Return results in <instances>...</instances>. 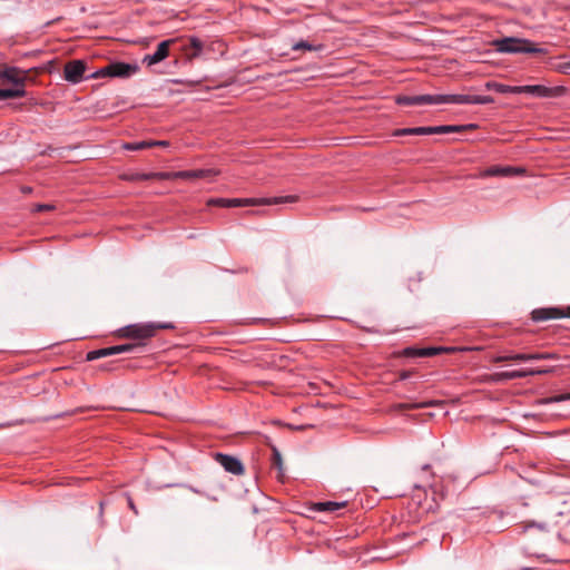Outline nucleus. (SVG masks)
I'll use <instances>...</instances> for the list:
<instances>
[{"label": "nucleus", "mask_w": 570, "mask_h": 570, "mask_svg": "<svg viewBox=\"0 0 570 570\" xmlns=\"http://www.w3.org/2000/svg\"><path fill=\"white\" fill-rule=\"evenodd\" d=\"M494 100L491 96L479 95H419V96H396L395 102L403 106H420V105H488Z\"/></svg>", "instance_id": "obj_1"}, {"label": "nucleus", "mask_w": 570, "mask_h": 570, "mask_svg": "<svg viewBox=\"0 0 570 570\" xmlns=\"http://www.w3.org/2000/svg\"><path fill=\"white\" fill-rule=\"evenodd\" d=\"M495 51L500 53H535L547 55L546 48L539 47L533 41L524 38L505 37L492 41Z\"/></svg>", "instance_id": "obj_2"}, {"label": "nucleus", "mask_w": 570, "mask_h": 570, "mask_svg": "<svg viewBox=\"0 0 570 570\" xmlns=\"http://www.w3.org/2000/svg\"><path fill=\"white\" fill-rule=\"evenodd\" d=\"M476 128H478V125H475V124L446 125V126H435V127H415V128L399 129L394 132V135L400 136V135L449 134V132H461V131H465V130H473Z\"/></svg>", "instance_id": "obj_3"}, {"label": "nucleus", "mask_w": 570, "mask_h": 570, "mask_svg": "<svg viewBox=\"0 0 570 570\" xmlns=\"http://www.w3.org/2000/svg\"><path fill=\"white\" fill-rule=\"evenodd\" d=\"M283 202H296V196H286V197H275L273 199H263L261 202H256L254 199H240V198H213L207 202L208 206H218V207H239L247 205H256V204H279Z\"/></svg>", "instance_id": "obj_4"}, {"label": "nucleus", "mask_w": 570, "mask_h": 570, "mask_svg": "<svg viewBox=\"0 0 570 570\" xmlns=\"http://www.w3.org/2000/svg\"><path fill=\"white\" fill-rule=\"evenodd\" d=\"M163 325L154 324H132L120 330V335L127 338L146 340L155 335L158 328H165Z\"/></svg>", "instance_id": "obj_5"}, {"label": "nucleus", "mask_w": 570, "mask_h": 570, "mask_svg": "<svg viewBox=\"0 0 570 570\" xmlns=\"http://www.w3.org/2000/svg\"><path fill=\"white\" fill-rule=\"evenodd\" d=\"M550 368H527V370H515V371H505L494 373L490 376V381L492 382H502L515 379H523L527 376L541 375L550 373Z\"/></svg>", "instance_id": "obj_6"}, {"label": "nucleus", "mask_w": 570, "mask_h": 570, "mask_svg": "<svg viewBox=\"0 0 570 570\" xmlns=\"http://www.w3.org/2000/svg\"><path fill=\"white\" fill-rule=\"evenodd\" d=\"M562 317H570V306L566 309L558 307H542L535 308L531 312V318L534 322H544Z\"/></svg>", "instance_id": "obj_7"}, {"label": "nucleus", "mask_w": 570, "mask_h": 570, "mask_svg": "<svg viewBox=\"0 0 570 570\" xmlns=\"http://www.w3.org/2000/svg\"><path fill=\"white\" fill-rule=\"evenodd\" d=\"M135 67H132L131 65L129 63H125V62H115V63H110L109 66L94 72L90 78H98V77H105V76H110V77H127L129 76L132 71H135Z\"/></svg>", "instance_id": "obj_8"}, {"label": "nucleus", "mask_w": 570, "mask_h": 570, "mask_svg": "<svg viewBox=\"0 0 570 570\" xmlns=\"http://www.w3.org/2000/svg\"><path fill=\"white\" fill-rule=\"evenodd\" d=\"M86 62L83 60H70L63 67V78L68 82L79 83L86 72Z\"/></svg>", "instance_id": "obj_9"}, {"label": "nucleus", "mask_w": 570, "mask_h": 570, "mask_svg": "<svg viewBox=\"0 0 570 570\" xmlns=\"http://www.w3.org/2000/svg\"><path fill=\"white\" fill-rule=\"evenodd\" d=\"M556 358L554 354L551 353H515V354H509V355H497L492 357V362L494 363H503L508 361H515V362H527V361H534V360H550Z\"/></svg>", "instance_id": "obj_10"}, {"label": "nucleus", "mask_w": 570, "mask_h": 570, "mask_svg": "<svg viewBox=\"0 0 570 570\" xmlns=\"http://www.w3.org/2000/svg\"><path fill=\"white\" fill-rule=\"evenodd\" d=\"M136 348L135 344H121V345H115L110 347L99 348L95 351H90L87 353L86 360L87 361H95L101 357H107L125 352H131Z\"/></svg>", "instance_id": "obj_11"}, {"label": "nucleus", "mask_w": 570, "mask_h": 570, "mask_svg": "<svg viewBox=\"0 0 570 570\" xmlns=\"http://www.w3.org/2000/svg\"><path fill=\"white\" fill-rule=\"evenodd\" d=\"M176 41H177V39H175V38L161 41L153 55H146L144 57L142 62H145L147 66H153V65H156V63L163 61L164 59H166L168 57L169 48Z\"/></svg>", "instance_id": "obj_12"}, {"label": "nucleus", "mask_w": 570, "mask_h": 570, "mask_svg": "<svg viewBox=\"0 0 570 570\" xmlns=\"http://www.w3.org/2000/svg\"><path fill=\"white\" fill-rule=\"evenodd\" d=\"M525 169L523 167L513 166H491L481 173L482 177H509L524 175Z\"/></svg>", "instance_id": "obj_13"}, {"label": "nucleus", "mask_w": 570, "mask_h": 570, "mask_svg": "<svg viewBox=\"0 0 570 570\" xmlns=\"http://www.w3.org/2000/svg\"><path fill=\"white\" fill-rule=\"evenodd\" d=\"M215 459L225 469V471L235 475H242L244 473V465L237 458L228 454L216 453Z\"/></svg>", "instance_id": "obj_14"}, {"label": "nucleus", "mask_w": 570, "mask_h": 570, "mask_svg": "<svg viewBox=\"0 0 570 570\" xmlns=\"http://www.w3.org/2000/svg\"><path fill=\"white\" fill-rule=\"evenodd\" d=\"M347 502H336V501H324V502H309L306 504V508L311 512H325V513H334L340 509H344Z\"/></svg>", "instance_id": "obj_15"}, {"label": "nucleus", "mask_w": 570, "mask_h": 570, "mask_svg": "<svg viewBox=\"0 0 570 570\" xmlns=\"http://www.w3.org/2000/svg\"><path fill=\"white\" fill-rule=\"evenodd\" d=\"M0 79L13 85L26 83L27 71H23L17 67H4L0 69Z\"/></svg>", "instance_id": "obj_16"}, {"label": "nucleus", "mask_w": 570, "mask_h": 570, "mask_svg": "<svg viewBox=\"0 0 570 570\" xmlns=\"http://www.w3.org/2000/svg\"><path fill=\"white\" fill-rule=\"evenodd\" d=\"M219 170L208 169H195V170H180L176 171V179H203L207 177L218 176Z\"/></svg>", "instance_id": "obj_17"}, {"label": "nucleus", "mask_w": 570, "mask_h": 570, "mask_svg": "<svg viewBox=\"0 0 570 570\" xmlns=\"http://www.w3.org/2000/svg\"><path fill=\"white\" fill-rule=\"evenodd\" d=\"M556 89L542 85H525L519 86V94H528L537 97H551L554 95Z\"/></svg>", "instance_id": "obj_18"}, {"label": "nucleus", "mask_w": 570, "mask_h": 570, "mask_svg": "<svg viewBox=\"0 0 570 570\" xmlns=\"http://www.w3.org/2000/svg\"><path fill=\"white\" fill-rule=\"evenodd\" d=\"M188 40H189V45L184 46L183 50L185 51L186 58L188 60H194L202 55V51L204 49V43L199 38H197L195 36L189 37Z\"/></svg>", "instance_id": "obj_19"}, {"label": "nucleus", "mask_w": 570, "mask_h": 570, "mask_svg": "<svg viewBox=\"0 0 570 570\" xmlns=\"http://www.w3.org/2000/svg\"><path fill=\"white\" fill-rule=\"evenodd\" d=\"M485 88L500 94H519V86H509L500 82L489 81Z\"/></svg>", "instance_id": "obj_20"}, {"label": "nucleus", "mask_w": 570, "mask_h": 570, "mask_svg": "<svg viewBox=\"0 0 570 570\" xmlns=\"http://www.w3.org/2000/svg\"><path fill=\"white\" fill-rule=\"evenodd\" d=\"M125 181H142L149 180L148 173H124L119 176Z\"/></svg>", "instance_id": "obj_21"}, {"label": "nucleus", "mask_w": 570, "mask_h": 570, "mask_svg": "<svg viewBox=\"0 0 570 570\" xmlns=\"http://www.w3.org/2000/svg\"><path fill=\"white\" fill-rule=\"evenodd\" d=\"M149 180H174L176 179V171H157L148 173Z\"/></svg>", "instance_id": "obj_22"}, {"label": "nucleus", "mask_w": 570, "mask_h": 570, "mask_svg": "<svg viewBox=\"0 0 570 570\" xmlns=\"http://www.w3.org/2000/svg\"><path fill=\"white\" fill-rule=\"evenodd\" d=\"M154 147V144H150L149 141H138V142H126L122 145V148L126 150H141L146 148Z\"/></svg>", "instance_id": "obj_23"}, {"label": "nucleus", "mask_w": 570, "mask_h": 570, "mask_svg": "<svg viewBox=\"0 0 570 570\" xmlns=\"http://www.w3.org/2000/svg\"><path fill=\"white\" fill-rule=\"evenodd\" d=\"M448 351H449V348H444V347H423V348H420L419 354H421L422 357H431V356H434V355H438V354H441V353H444Z\"/></svg>", "instance_id": "obj_24"}, {"label": "nucleus", "mask_w": 570, "mask_h": 570, "mask_svg": "<svg viewBox=\"0 0 570 570\" xmlns=\"http://www.w3.org/2000/svg\"><path fill=\"white\" fill-rule=\"evenodd\" d=\"M563 401H570V392L547 397V399L542 400L541 403L550 404V403H559V402H563Z\"/></svg>", "instance_id": "obj_25"}, {"label": "nucleus", "mask_w": 570, "mask_h": 570, "mask_svg": "<svg viewBox=\"0 0 570 570\" xmlns=\"http://www.w3.org/2000/svg\"><path fill=\"white\" fill-rule=\"evenodd\" d=\"M56 206L52 204H37L32 208L33 213H40V212H51L55 210Z\"/></svg>", "instance_id": "obj_26"}, {"label": "nucleus", "mask_w": 570, "mask_h": 570, "mask_svg": "<svg viewBox=\"0 0 570 570\" xmlns=\"http://www.w3.org/2000/svg\"><path fill=\"white\" fill-rule=\"evenodd\" d=\"M14 86H16V88H11L14 98H21V97H24L27 95V91L24 89V83L14 85Z\"/></svg>", "instance_id": "obj_27"}, {"label": "nucleus", "mask_w": 570, "mask_h": 570, "mask_svg": "<svg viewBox=\"0 0 570 570\" xmlns=\"http://www.w3.org/2000/svg\"><path fill=\"white\" fill-rule=\"evenodd\" d=\"M420 352V348H416V347H406L404 348L403 351V355L406 356V357H422L421 354H419Z\"/></svg>", "instance_id": "obj_28"}, {"label": "nucleus", "mask_w": 570, "mask_h": 570, "mask_svg": "<svg viewBox=\"0 0 570 570\" xmlns=\"http://www.w3.org/2000/svg\"><path fill=\"white\" fill-rule=\"evenodd\" d=\"M556 69L561 73L570 75V61L558 65Z\"/></svg>", "instance_id": "obj_29"}, {"label": "nucleus", "mask_w": 570, "mask_h": 570, "mask_svg": "<svg viewBox=\"0 0 570 570\" xmlns=\"http://www.w3.org/2000/svg\"><path fill=\"white\" fill-rule=\"evenodd\" d=\"M11 98H14L11 88L0 89V100L11 99Z\"/></svg>", "instance_id": "obj_30"}, {"label": "nucleus", "mask_w": 570, "mask_h": 570, "mask_svg": "<svg viewBox=\"0 0 570 570\" xmlns=\"http://www.w3.org/2000/svg\"><path fill=\"white\" fill-rule=\"evenodd\" d=\"M293 49H295V50H298V49L312 50L313 47L306 41H299L293 46Z\"/></svg>", "instance_id": "obj_31"}, {"label": "nucleus", "mask_w": 570, "mask_h": 570, "mask_svg": "<svg viewBox=\"0 0 570 570\" xmlns=\"http://www.w3.org/2000/svg\"><path fill=\"white\" fill-rule=\"evenodd\" d=\"M520 528H521V532H525L528 529H531V528H535V529H539V530H543L544 529L543 525L537 524L534 522L525 524V525H520Z\"/></svg>", "instance_id": "obj_32"}, {"label": "nucleus", "mask_w": 570, "mask_h": 570, "mask_svg": "<svg viewBox=\"0 0 570 570\" xmlns=\"http://www.w3.org/2000/svg\"><path fill=\"white\" fill-rule=\"evenodd\" d=\"M150 144H154V147L155 146L167 147L169 145V142L166 140H150Z\"/></svg>", "instance_id": "obj_33"}, {"label": "nucleus", "mask_w": 570, "mask_h": 570, "mask_svg": "<svg viewBox=\"0 0 570 570\" xmlns=\"http://www.w3.org/2000/svg\"><path fill=\"white\" fill-rule=\"evenodd\" d=\"M274 461L278 466H281V463H282L281 454L276 450H274Z\"/></svg>", "instance_id": "obj_34"}, {"label": "nucleus", "mask_w": 570, "mask_h": 570, "mask_svg": "<svg viewBox=\"0 0 570 570\" xmlns=\"http://www.w3.org/2000/svg\"><path fill=\"white\" fill-rule=\"evenodd\" d=\"M424 405H419V404H402L401 407L402 409H419V407H423Z\"/></svg>", "instance_id": "obj_35"}, {"label": "nucleus", "mask_w": 570, "mask_h": 570, "mask_svg": "<svg viewBox=\"0 0 570 570\" xmlns=\"http://www.w3.org/2000/svg\"><path fill=\"white\" fill-rule=\"evenodd\" d=\"M21 191H22V193H24V194H30V193L32 191V188H31V187H29V186H23V187L21 188Z\"/></svg>", "instance_id": "obj_36"}, {"label": "nucleus", "mask_w": 570, "mask_h": 570, "mask_svg": "<svg viewBox=\"0 0 570 570\" xmlns=\"http://www.w3.org/2000/svg\"><path fill=\"white\" fill-rule=\"evenodd\" d=\"M129 507H130V509H131L135 513H138V512H137V509H136V507H135V504H134V503H132V501H131V499H129Z\"/></svg>", "instance_id": "obj_37"}, {"label": "nucleus", "mask_w": 570, "mask_h": 570, "mask_svg": "<svg viewBox=\"0 0 570 570\" xmlns=\"http://www.w3.org/2000/svg\"><path fill=\"white\" fill-rule=\"evenodd\" d=\"M400 377H401L402 380H405V379H407V377H409V373L403 372V373H401V374H400Z\"/></svg>", "instance_id": "obj_38"}]
</instances>
